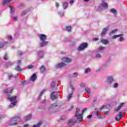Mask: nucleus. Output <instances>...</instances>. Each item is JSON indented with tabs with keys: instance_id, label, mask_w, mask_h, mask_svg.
I'll return each instance as SVG.
<instances>
[{
	"instance_id": "1",
	"label": "nucleus",
	"mask_w": 127,
	"mask_h": 127,
	"mask_svg": "<svg viewBox=\"0 0 127 127\" xmlns=\"http://www.w3.org/2000/svg\"><path fill=\"white\" fill-rule=\"evenodd\" d=\"M16 96H14L12 97H10L8 96L7 97L8 100H9L10 102H12V103L9 105V108H13L15 105H16V103H17V101H16Z\"/></svg>"
},
{
	"instance_id": "2",
	"label": "nucleus",
	"mask_w": 127,
	"mask_h": 127,
	"mask_svg": "<svg viewBox=\"0 0 127 127\" xmlns=\"http://www.w3.org/2000/svg\"><path fill=\"white\" fill-rule=\"evenodd\" d=\"M18 122H20V118L19 117H14L10 120L9 125H10V126H14V125H16Z\"/></svg>"
},
{
	"instance_id": "3",
	"label": "nucleus",
	"mask_w": 127,
	"mask_h": 127,
	"mask_svg": "<svg viewBox=\"0 0 127 127\" xmlns=\"http://www.w3.org/2000/svg\"><path fill=\"white\" fill-rule=\"evenodd\" d=\"M79 112H80V109L79 108H77L75 117L76 118L77 120L79 121V122H81V121H83V114H79Z\"/></svg>"
},
{
	"instance_id": "4",
	"label": "nucleus",
	"mask_w": 127,
	"mask_h": 127,
	"mask_svg": "<svg viewBox=\"0 0 127 127\" xmlns=\"http://www.w3.org/2000/svg\"><path fill=\"white\" fill-rule=\"evenodd\" d=\"M88 47V43H83L80 44L78 47L77 50L79 52L83 51L84 49H86Z\"/></svg>"
},
{
	"instance_id": "5",
	"label": "nucleus",
	"mask_w": 127,
	"mask_h": 127,
	"mask_svg": "<svg viewBox=\"0 0 127 127\" xmlns=\"http://www.w3.org/2000/svg\"><path fill=\"white\" fill-rule=\"evenodd\" d=\"M115 82V79L112 76H109L107 78L106 83L108 86H111Z\"/></svg>"
},
{
	"instance_id": "6",
	"label": "nucleus",
	"mask_w": 127,
	"mask_h": 127,
	"mask_svg": "<svg viewBox=\"0 0 127 127\" xmlns=\"http://www.w3.org/2000/svg\"><path fill=\"white\" fill-rule=\"evenodd\" d=\"M56 108H58V104H57V103H54L49 107L48 111L52 112L54 111V110H56Z\"/></svg>"
},
{
	"instance_id": "7",
	"label": "nucleus",
	"mask_w": 127,
	"mask_h": 127,
	"mask_svg": "<svg viewBox=\"0 0 127 127\" xmlns=\"http://www.w3.org/2000/svg\"><path fill=\"white\" fill-rule=\"evenodd\" d=\"M123 118V112H120L118 115L115 117V120L117 122H120V120Z\"/></svg>"
},
{
	"instance_id": "8",
	"label": "nucleus",
	"mask_w": 127,
	"mask_h": 127,
	"mask_svg": "<svg viewBox=\"0 0 127 127\" xmlns=\"http://www.w3.org/2000/svg\"><path fill=\"white\" fill-rule=\"evenodd\" d=\"M39 37L41 41H45L47 39V36L44 34L39 35Z\"/></svg>"
},
{
	"instance_id": "9",
	"label": "nucleus",
	"mask_w": 127,
	"mask_h": 127,
	"mask_svg": "<svg viewBox=\"0 0 127 127\" xmlns=\"http://www.w3.org/2000/svg\"><path fill=\"white\" fill-rule=\"evenodd\" d=\"M65 66H66V64L63 62L59 63L58 64L56 65V67L57 68H62L63 67H65Z\"/></svg>"
},
{
	"instance_id": "10",
	"label": "nucleus",
	"mask_w": 127,
	"mask_h": 127,
	"mask_svg": "<svg viewBox=\"0 0 127 127\" xmlns=\"http://www.w3.org/2000/svg\"><path fill=\"white\" fill-rule=\"evenodd\" d=\"M110 29V25L107 26L106 28H104L102 33L101 35H105L106 33L108 32V31Z\"/></svg>"
},
{
	"instance_id": "11",
	"label": "nucleus",
	"mask_w": 127,
	"mask_h": 127,
	"mask_svg": "<svg viewBox=\"0 0 127 127\" xmlns=\"http://www.w3.org/2000/svg\"><path fill=\"white\" fill-rule=\"evenodd\" d=\"M62 61L65 62V63H70V62H72V60L69 58L65 57L62 59Z\"/></svg>"
},
{
	"instance_id": "12",
	"label": "nucleus",
	"mask_w": 127,
	"mask_h": 127,
	"mask_svg": "<svg viewBox=\"0 0 127 127\" xmlns=\"http://www.w3.org/2000/svg\"><path fill=\"white\" fill-rule=\"evenodd\" d=\"M58 96V93L57 92H53L51 95L52 100H56Z\"/></svg>"
},
{
	"instance_id": "13",
	"label": "nucleus",
	"mask_w": 127,
	"mask_h": 127,
	"mask_svg": "<svg viewBox=\"0 0 127 127\" xmlns=\"http://www.w3.org/2000/svg\"><path fill=\"white\" fill-rule=\"evenodd\" d=\"M70 88L72 90H71L72 93L69 94L68 95V96L67 97L68 101H70V99H71V98H72V94H73V93L74 92V90H75V88H74V87H73L72 85H70Z\"/></svg>"
},
{
	"instance_id": "14",
	"label": "nucleus",
	"mask_w": 127,
	"mask_h": 127,
	"mask_svg": "<svg viewBox=\"0 0 127 127\" xmlns=\"http://www.w3.org/2000/svg\"><path fill=\"white\" fill-rule=\"evenodd\" d=\"M31 81H32V82H34L36 79H37V75H36V74L34 73L31 77Z\"/></svg>"
},
{
	"instance_id": "15",
	"label": "nucleus",
	"mask_w": 127,
	"mask_h": 127,
	"mask_svg": "<svg viewBox=\"0 0 127 127\" xmlns=\"http://www.w3.org/2000/svg\"><path fill=\"white\" fill-rule=\"evenodd\" d=\"M125 103H122L120 104V105L117 108L115 109V111L116 112H118V111H120V110H121V109L122 108V107L124 106H125Z\"/></svg>"
},
{
	"instance_id": "16",
	"label": "nucleus",
	"mask_w": 127,
	"mask_h": 127,
	"mask_svg": "<svg viewBox=\"0 0 127 127\" xmlns=\"http://www.w3.org/2000/svg\"><path fill=\"white\" fill-rule=\"evenodd\" d=\"M48 44V41H43L42 43H41V47H44V46H46Z\"/></svg>"
},
{
	"instance_id": "17",
	"label": "nucleus",
	"mask_w": 127,
	"mask_h": 127,
	"mask_svg": "<svg viewBox=\"0 0 127 127\" xmlns=\"http://www.w3.org/2000/svg\"><path fill=\"white\" fill-rule=\"evenodd\" d=\"M75 123H76L75 121H73L72 120H69V121L68 122L69 127H72V126H74V125H75Z\"/></svg>"
},
{
	"instance_id": "18",
	"label": "nucleus",
	"mask_w": 127,
	"mask_h": 127,
	"mask_svg": "<svg viewBox=\"0 0 127 127\" xmlns=\"http://www.w3.org/2000/svg\"><path fill=\"white\" fill-rule=\"evenodd\" d=\"M12 91H13V89L8 88L4 90V92L6 93V94H10L12 93Z\"/></svg>"
},
{
	"instance_id": "19",
	"label": "nucleus",
	"mask_w": 127,
	"mask_h": 127,
	"mask_svg": "<svg viewBox=\"0 0 127 127\" xmlns=\"http://www.w3.org/2000/svg\"><path fill=\"white\" fill-rule=\"evenodd\" d=\"M10 13H11V15H13V14H14V8L13 7H12V6H10Z\"/></svg>"
},
{
	"instance_id": "20",
	"label": "nucleus",
	"mask_w": 127,
	"mask_h": 127,
	"mask_svg": "<svg viewBox=\"0 0 127 127\" xmlns=\"http://www.w3.org/2000/svg\"><path fill=\"white\" fill-rule=\"evenodd\" d=\"M102 43H103V44H105L106 45L109 44L110 43V42L108 40L106 39H102L101 40Z\"/></svg>"
},
{
	"instance_id": "21",
	"label": "nucleus",
	"mask_w": 127,
	"mask_h": 127,
	"mask_svg": "<svg viewBox=\"0 0 127 127\" xmlns=\"http://www.w3.org/2000/svg\"><path fill=\"white\" fill-rule=\"evenodd\" d=\"M101 6L104 8H108V3L102 2L101 3Z\"/></svg>"
},
{
	"instance_id": "22",
	"label": "nucleus",
	"mask_w": 127,
	"mask_h": 127,
	"mask_svg": "<svg viewBox=\"0 0 127 127\" xmlns=\"http://www.w3.org/2000/svg\"><path fill=\"white\" fill-rule=\"evenodd\" d=\"M120 36H124V34L115 35L112 37V38L113 39H116V38H118V37H120Z\"/></svg>"
},
{
	"instance_id": "23",
	"label": "nucleus",
	"mask_w": 127,
	"mask_h": 127,
	"mask_svg": "<svg viewBox=\"0 0 127 127\" xmlns=\"http://www.w3.org/2000/svg\"><path fill=\"white\" fill-rule=\"evenodd\" d=\"M11 1V0H3L2 4L3 5H5L6 3H8L9 2H10Z\"/></svg>"
},
{
	"instance_id": "24",
	"label": "nucleus",
	"mask_w": 127,
	"mask_h": 127,
	"mask_svg": "<svg viewBox=\"0 0 127 127\" xmlns=\"http://www.w3.org/2000/svg\"><path fill=\"white\" fill-rule=\"evenodd\" d=\"M40 70H41V73H44V72H45V71H46L45 66L42 65L40 68Z\"/></svg>"
},
{
	"instance_id": "25",
	"label": "nucleus",
	"mask_w": 127,
	"mask_h": 127,
	"mask_svg": "<svg viewBox=\"0 0 127 127\" xmlns=\"http://www.w3.org/2000/svg\"><path fill=\"white\" fill-rule=\"evenodd\" d=\"M106 49L105 47L100 46L98 48L97 51H103V50H105Z\"/></svg>"
},
{
	"instance_id": "26",
	"label": "nucleus",
	"mask_w": 127,
	"mask_h": 127,
	"mask_svg": "<svg viewBox=\"0 0 127 127\" xmlns=\"http://www.w3.org/2000/svg\"><path fill=\"white\" fill-rule=\"evenodd\" d=\"M12 65H13V63H11L10 62L6 63V66L7 67H10V66H12Z\"/></svg>"
},
{
	"instance_id": "27",
	"label": "nucleus",
	"mask_w": 127,
	"mask_h": 127,
	"mask_svg": "<svg viewBox=\"0 0 127 127\" xmlns=\"http://www.w3.org/2000/svg\"><path fill=\"white\" fill-rule=\"evenodd\" d=\"M39 55L40 58H42L43 57V55H44V52L41 51L39 52Z\"/></svg>"
},
{
	"instance_id": "28",
	"label": "nucleus",
	"mask_w": 127,
	"mask_h": 127,
	"mask_svg": "<svg viewBox=\"0 0 127 127\" xmlns=\"http://www.w3.org/2000/svg\"><path fill=\"white\" fill-rule=\"evenodd\" d=\"M117 31H118V29H115L112 30L110 33H109V35H112V34H115V33H116Z\"/></svg>"
},
{
	"instance_id": "29",
	"label": "nucleus",
	"mask_w": 127,
	"mask_h": 127,
	"mask_svg": "<svg viewBox=\"0 0 127 127\" xmlns=\"http://www.w3.org/2000/svg\"><path fill=\"white\" fill-rule=\"evenodd\" d=\"M31 117H32L31 114H29V115L26 117L25 121H29V120L31 119Z\"/></svg>"
},
{
	"instance_id": "30",
	"label": "nucleus",
	"mask_w": 127,
	"mask_h": 127,
	"mask_svg": "<svg viewBox=\"0 0 127 127\" xmlns=\"http://www.w3.org/2000/svg\"><path fill=\"white\" fill-rule=\"evenodd\" d=\"M91 72V68H85L84 73L85 74H88V73H90Z\"/></svg>"
},
{
	"instance_id": "31",
	"label": "nucleus",
	"mask_w": 127,
	"mask_h": 127,
	"mask_svg": "<svg viewBox=\"0 0 127 127\" xmlns=\"http://www.w3.org/2000/svg\"><path fill=\"white\" fill-rule=\"evenodd\" d=\"M41 125H42V122H39L37 125H34L33 126V127H41Z\"/></svg>"
},
{
	"instance_id": "32",
	"label": "nucleus",
	"mask_w": 127,
	"mask_h": 127,
	"mask_svg": "<svg viewBox=\"0 0 127 127\" xmlns=\"http://www.w3.org/2000/svg\"><path fill=\"white\" fill-rule=\"evenodd\" d=\"M71 29H72V27L71 26H67L66 27L65 30H66V31L70 32V31H71Z\"/></svg>"
},
{
	"instance_id": "33",
	"label": "nucleus",
	"mask_w": 127,
	"mask_h": 127,
	"mask_svg": "<svg viewBox=\"0 0 127 127\" xmlns=\"http://www.w3.org/2000/svg\"><path fill=\"white\" fill-rule=\"evenodd\" d=\"M110 12H111L114 14H117V10L114 8L111 9Z\"/></svg>"
},
{
	"instance_id": "34",
	"label": "nucleus",
	"mask_w": 127,
	"mask_h": 127,
	"mask_svg": "<svg viewBox=\"0 0 127 127\" xmlns=\"http://www.w3.org/2000/svg\"><path fill=\"white\" fill-rule=\"evenodd\" d=\"M64 8L66 9L67 7H68V2H64L63 3Z\"/></svg>"
},
{
	"instance_id": "35",
	"label": "nucleus",
	"mask_w": 127,
	"mask_h": 127,
	"mask_svg": "<svg viewBox=\"0 0 127 127\" xmlns=\"http://www.w3.org/2000/svg\"><path fill=\"white\" fill-rule=\"evenodd\" d=\"M85 91L86 92L87 94H91V90L89 88H86Z\"/></svg>"
},
{
	"instance_id": "36",
	"label": "nucleus",
	"mask_w": 127,
	"mask_h": 127,
	"mask_svg": "<svg viewBox=\"0 0 127 127\" xmlns=\"http://www.w3.org/2000/svg\"><path fill=\"white\" fill-rule=\"evenodd\" d=\"M15 70H16V71H21V68H20V66H19V65H17V66H16Z\"/></svg>"
},
{
	"instance_id": "37",
	"label": "nucleus",
	"mask_w": 127,
	"mask_h": 127,
	"mask_svg": "<svg viewBox=\"0 0 127 127\" xmlns=\"http://www.w3.org/2000/svg\"><path fill=\"white\" fill-rule=\"evenodd\" d=\"M12 19L13 21H17V20L18 19V17L17 16H13L12 17Z\"/></svg>"
},
{
	"instance_id": "38",
	"label": "nucleus",
	"mask_w": 127,
	"mask_h": 127,
	"mask_svg": "<svg viewBox=\"0 0 127 127\" xmlns=\"http://www.w3.org/2000/svg\"><path fill=\"white\" fill-rule=\"evenodd\" d=\"M55 85H56V82L55 81H53L51 84V88L53 89V88L55 87Z\"/></svg>"
},
{
	"instance_id": "39",
	"label": "nucleus",
	"mask_w": 127,
	"mask_h": 127,
	"mask_svg": "<svg viewBox=\"0 0 127 127\" xmlns=\"http://www.w3.org/2000/svg\"><path fill=\"white\" fill-rule=\"evenodd\" d=\"M77 76H78V73L77 72H74L72 75V77H73V78H76Z\"/></svg>"
},
{
	"instance_id": "40",
	"label": "nucleus",
	"mask_w": 127,
	"mask_h": 127,
	"mask_svg": "<svg viewBox=\"0 0 127 127\" xmlns=\"http://www.w3.org/2000/svg\"><path fill=\"white\" fill-rule=\"evenodd\" d=\"M95 57L96 58H102V55H101V54H97L95 55Z\"/></svg>"
},
{
	"instance_id": "41",
	"label": "nucleus",
	"mask_w": 127,
	"mask_h": 127,
	"mask_svg": "<svg viewBox=\"0 0 127 127\" xmlns=\"http://www.w3.org/2000/svg\"><path fill=\"white\" fill-rule=\"evenodd\" d=\"M4 60H7L8 59V57L7 56V54H5L4 57H3Z\"/></svg>"
},
{
	"instance_id": "42",
	"label": "nucleus",
	"mask_w": 127,
	"mask_h": 127,
	"mask_svg": "<svg viewBox=\"0 0 127 127\" xmlns=\"http://www.w3.org/2000/svg\"><path fill=\"white\" fill-rule=\"evenodd\" d=\"M66 116H62V117H61V120L62 121H65V120H66Z\"/></svg>"
},
{
	"instance_id": "43",
	"label": "nucleus",
	"mask_w": 127,
	"mask_h": 127,
	"mask_svg": "<svg viewBox=\"0 0 127 127\" xmlns=\"http://www.w3.org/2000/svg\"><path fill=\"white\" fill-rule=\"evenodd\" d=\"M124 36H120V39H119V41L120 42H123V40H124V37H123Z\"/></svg>"
},
{
	"instance_id": "44",
	"label": "nucleus",
	"mask_w": 127,
	"mask_h": 127,
	"mask_svg": "<svg viewBox=\"0 0 127 127\" xmlns=\"http://www.w3.org/2000/svg\"><path fill=\"white\" fill-rule=\"evenodd\" d=\"M59 15L61 16V17L64 16V12H59Z\"/></svg>"
},
{
	"instance_id": "45",
	"label": "nucleus",
	"mask_w": 127,
	"mask_h": 127,
	"mask_svg": "<svg viewBox=\"0 0 127 127\" xmlns=\"http://www.w3.org/2000/svg\"><path fill=\"white\" fill-rule=\"evenodd\" d=\"M21 60H19L17 62V65L19 66V65H21Z\"/></svg>"
},
{
	"instance_id": "46",
	"label": "nucleus",
	"mask_w": 127,
	"mask_h": 127,
	"mask_svg": "<svg viewBox=\"0 0 127 127\" xmlns=\"http://www.w3.org/2000/svg\"><path fill=\"white\" fill-rule=\"evenodd\" d=\"M96 115L99 119H101V118H102V115H100L99 113H96Z\"/></svg>"
},
{
	"instance_id": "47",
	"label": "nucleus",
	"mask_w": 127,
	"mask_h": 127,
	"mask_svg": "<svg viewBox=\"0 0 127 127\" xmlns=\"http://www.w3.org/2000/svg\"><path fill=\"white\" fill-rule=\"evenodd\" d=\"M17 55L19 56H21V55H22V52L20 51H18V53H17Z\"/></svg>"
},
{
	"instance_id": "48",
	"label": "nucleus",
	"mask_w": 127,
	"mask_h": 127,
	"mask_svg": "<svg viewBox=\"0 0 127 127\" xmlns=\"http://www.w3.org/2000/svg\"><path fill=\"white\" fill-rule=\"evenodd\" d=\"M27 68L28 69H32V68H33V65H32V64L28 65Z\"/></svg>"
},
{
	"instance_id": "49",
	"label": "nucleus",
	"mask_w": 127,
	"mask_h": 127,
	"mask_svg": "<svg viewBox=\"0 0 127 127\" xmlns=\"http://www.w3.org/2000/svg\"><path fill=\"white\" fill-rule=\"evenodd\" d=\"M27 12H28V11H27V10L23 11L22 13V15H24V14H26Z\"/></svg>"
},
{
	"instance_id": "50",
	"label": "nucleus",
	"mask_w": 127,
	"mask_h": 127,
	"mask_svg": "<svg viewBox=\"0 0 127 127\" xmlns=\"http://www.w3.org/2000/svg\"><path fill=\"white\" fill-rule=\"evenodd\" d=\"M4 46L3 43L0 42V48H2Z\"/></svg>"
},
{
	"instance_id": "51",
	"label": "nucleus",
	"mask_w": 127,
	"mask_h": 127,
	"mask_svg": "<svg viewBox=\"0 0 127 127\" xmlns=\"http://www.w3.org/2000/svg\"><path fill=\"white\" fill-rule=\"evenodd\" d=\"M114 88H118L119 87V84L118 83H115L114 85H113Z\"/></svg>"
},
{
	"instance_id": "52",
	"label": "nucleus",
	"mask_w": 127,
	"mask_h": 127,
	"mask_svg": "<svg viewBox=\"0 0 127 127\" xmlns=\"http://www.w3.org/2000/svg\"><path fill=\"white\" fill-rule=\"evenodd\" d=\"M60 5L59 4V3H58V2L56 3V6L57 8H58L59 7Z\"/></svg>"
},
{
	"instance_id": "53",
	"label": "nucleus",
	"mask_w": 127,
	"mask_h": 127,
	"mask_svg": "<svg viewBox=\"0 0 127 127\" xmlns=\"http://www.w3.org/2000/svg\"><path fill=\"white\" fill-rule=\"evenodd\" d=\"M80 87H81V88H84L85 87V83H81L80 85Z\"/></svg>"
},
{
	"instance_id": "54",
	"label": "nucleus",
	"mask_w": 127,
	"mask_h": 127,
	"mask_svg": "<svg viewBox=\"0 0 127 127\" xmlns=\"http://www.w3.org/2000/svg\"><path fill=\"white\" fill-rule=\"evenodd\" d=\"M7 37L8 39H10V40L12 39V37L10 35H8Z\"/></svg>"
},
{
	"instance_id": "55",
	"label": "nucleus",
	"mask_w": 127,
	"mask_h": 127,
	"mask_svg": "<svg viewBox=\"0 0 127 127\" xmlns=\"http://www.w3.org/2000/svg\"><path fill=\"white\" fill-rule=\"evenodd\" d=\"M86 111H87V108L83 109V110L82 111V114H84V113Z\"/></svg>"
},
{
	"instance_id": "56",
	"label": "nucleus",
	"mask_w": 127,
	"mask_h": 127,
	"mask_svg": "<svg viewBox=\"0 0 127 127\" xmlns=\"http://www.w3.org/2000/svg\"><path fill=\"white\" fill-rule=\"evenodd\" d=\"M93 40H94V41H97L99 40V38H93Z\"/></svg>"
},
{
	"instance_id": "57",
	"label": "nucleus",
	"mask_w": 127,
	"mask_h": 127,
	"mask_svg": "<svg viewBox=\"0 0 127 127\" xmlns=\"http://www.w3.org/2000/svg\"><path fill=\"white\" fill-rule=\"evenodd\" d=\"M104 109H106V106H103L101 108L100 110H104Z\"/></svg>"
},
{
	"instance_id": "58",
	"label": "nucleus",
	"mask_w": 127,
	"mask_h": 127,
	"mask_svg": "<svg viewBox=\"0 0 127 127\" xmlns=\"http://www.w3.org/2000/svg\"><path fill=\"white\" fill-rule=\"evenodd\" d=\"M102 69H103V67H100L97 70L98 72H100V71H101V70H102Z\"/></svg>"
},
{
	"instance_id": "59",
	"label": "nucleus",
	"mask_w": 127,
	"mask_h": 127,
	"mask_svg": "<svg viewBox=\"0 0 127 127\" xmlns=\"http://www.w3.org/2000/svg\"><path fill=\"white\" fill-rule=\"evenodd\" d=\"M8 77L9 79H10L11 78V77H12V75L8 74Z\"/></svg>"
},
{
	"instance_id": "60",
	"label": "nucleus",
	"mask_w": 127,
	"mask_h": 127,
	"mask_svg": "<svg viewBox=\"0 0 127 127\" xmlns=\"http://www.w3.org/2000/svg\"><path fill=\"white\" fill-rule=\"evenodd\" d=\"M73 2H74V0H70V1L69 2V3L70 4H72V3H73Z\"/></svg>"
},
{
	"instance_id": "61",
	"label": "nucleus",
	"mask_w": 127,
	"mask_h": 127,
	"mask_svg": "<svg viewBox=\"0 0 127 127\" xmlns=\"http://www.w3.org/2000/svg\"><path fill=\"white\" fill-rule=\"evenodd\" d=\"M88 119H91L92 118V115H89L87 116Z\"/></svg>"
},
{
	"instance_id": "62",
	"label": "nucleus",
	"mask_w": 127,
	"mask_h": 127,
	"mask_svg": "<svg viewBox=\"0 0 127 127\" xmlns=\"http://www.w3.org/2000/svg\"><path fill=\"white\" fill-rule=\"evenodd\" d=\"M104 113L105 114V115H109V111L105 112Z\"/></svg>"
},
{
	"instance_id": "63",
	"label": "nucleus",
	"mask_w": 127,
	"mask_h": 127,
	"mask_svg": "<svg viewBox=\"0 0 127 127\" xmlns=\"http://www.w3.org/2000/svg\"><path fill=\"white\" fill-rule=\"evenodd\" d=\"M22 84L23 85H24V84H25V81H22Z\"/></svg>"
},
{
	"instance_id": "64",
	"label": "nucleus",
	"mask_w": 127,
	"mask_h": 127,
	"mask_svg": "<svg viewBox=\"0 0 127 127\" xmlns=\"http://www.w3.org/2000/svg\"><path fill=\"white\" fill-rule=\"evenodd\" d=\"M43 93H44V90H43L42 92H41V96H42V95H43Z\"/></svg>"
}]
</instances>
